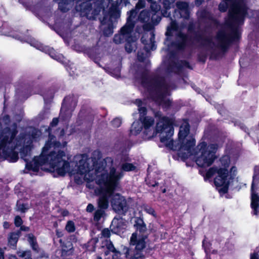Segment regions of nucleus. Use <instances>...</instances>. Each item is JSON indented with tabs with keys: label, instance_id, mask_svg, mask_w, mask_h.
<instances>
[{
	"label": "nucleus",
	"instance_id": "12",
	"mask_svg": "<svg viewBox=\"0 0 259 259\" xmlns=\"http://www.w3.org/2000/svg\"><path fill=\"white\" fill-rule=\"evenodd\" d=\"M142 84L144 88L151 92V94H153V92L155 93V96L151 95L152 98L160 104L165 105V106L170 105V101L166 97L167 93H165L166 90L165 87L149 78H143Z\"/></svg>",
	"mask_w": 259,
	"mask_h": 259
},
{
	"label": "nucleus",
	"instance_id": "40",
	"mask_svg": "<svg viewBox=\"0 0 259 259\" xmlns=\"http://www.w3.org/2000/svg\"><path fill=\"white\" fill-rule=\"evenodd\" d=\"M0 259H4V252L1 249H0Z\"/></svg>",
	"mask_w": 259,
	"mask_h": 259
},
{
	"label": "nucleus",
	"instance_id": "18",
	"mask_svg": "<svg viewBox=\"0 0 259 259\" xmlns=\"http://www.w3.org/2000/svg\"><path fill=\"white\" fill-rule=\"evenodd\" d=\"M177 6L180 10V14L181 17L188 18L189 16V10L188 4L185 2H178Z\"/></svg>",
	"mask_w": 259,
	"mask_h": 259
},
{
	"label": "nucleus",
	"instance_id": "16",
	"mask_svg": "<svg viewBox=\"0 0 259 259\" xmlns=\"http://www.w3.org/2000/svg\"><path fill=\"white\" fill-rule=\"evenodd\" d=\"M126 222L122 218H114L111 224V227L116 232H120L125 228Z\"/></svg>",
	"mask_w": 259,
	"mask_h": 259
},
{
	"label": "nucleus",
	"instance_id": "29",
	"mask_svg": "<svg viewBox=\"0 0 259 259\" xmlns=\"http://www.w3.org/2000/svg\"><path fill=\"white\" fill-rule=\"evenodd\" d=\"M28 240L34 250L37 249V245L35 244V239L33 235H29Z\"/></svg>",
	"mask_w": 259,
	"mask_h": 259
},
{
	"label": "nucleus",
	"instance_id": "53",
	"mask_svg": "<svg viewBox=\"0 0 259 259\" xmlns=\"http://www.w3.org/2000/svg\"><path fill=\"white\" fill-rule=\"evenodd\" d=\"M87 5H88V4H87L84 3H83V6H87Z\"/></svg>",
	"mask_w": 259,
	"mask_h": 259
},
{
	"label": "nucleus",
	"instance_id": "22",
	"mask_svg": "<svg viewBox=\"0 0 259 259\" xmlns=\"http://www.w3.org/2000/svg\"><path fill=\"white\" fill-rule=\"evenodd\" d=\"M178 30L177 24L175 21H171L170 25L167 27V30L166 32L167 35H170L173 34V32Z\"/></svg>",
	"mask_w": 259,
	"mask_h": 259
},
{
	"label": "nucleus",
	"instance_id": "5",
	"mask_svg": "<svg viewBox=\"0 0 259 259\" xmlns=\"http://www.w3.org/2000/svg\"><path fill=\"white\" fill-rule=\"evenodd\" d=\"M146 237L138 231L133 233L130 239V248L124 247L122 252L115 250L113 245L108 243L107 249L113 253L112 259H140L144 257Z\"/></svg>",
	"mask_w": 259,
	"mask_h": 259
},
{
	"label": "nucleus",
	"instance_id": "45",
	"mask_svg": "<svg viewBox=\"0 0 259 259\" xmlns=\"http://www.w3.org/2000/svg\"><path fill=\"white\" fill-rule=\"evenodd\" d=\"M163 15L165 17H168L170 15V14L168 13V14H167L166 13L165 14L163 13Z\"/></svg>",
	"mask_w": 259,
	"mask_h": 259
},
{
	"label": "nucleus",
	"instance_id": "11",
	"mask_svg": "<svg viewBox=\"0 0 259 259\" xmlns=\"http://www.w3.org/2000/svg\"><path fill=\"white\" fill-rule=\"evenodd\" d=\"M136 104L138 106V110L140 113V120L135 121L131 127V134L133 135H137L142 130L144 126L146 135H149V133L151 132L153 134L154 133L153 126L154 124V119L149 116L143 118L146 112V109L145 107H142V102L140 100L136 101Z\"/></svg>",
	"mask_w": 259,
	"mask_h": 259
},
{
	"label": "nucleus",
	"instance_id": "24",
	"mask_svg": "<svg viewBox=\"0 0 259 259\" xmlns=\"http://www.w3.org/2000/svg\"><path fill=\"white\" fill-rule=\"evenodd\" d=\"M149 13L148 11H143L140 14L139 18L143 22H146L149 20Z\"/></svg>",
	"mask_w": 259,
	"mask_h": 259
},
{
	"label": "nucleus",
	"instance_id": "4",
	"mask_svg": "<svg viewBox=\"0 0 259 259\" xmlns=\"http://www.w3.org/2000/svg\"><path fill=\"white\" fill-rule=\"evenodd\" d=\"M228 155L223 156L220 160L218 166L210 168L206 172V177L209 178L215 176L214 183L220 193H226L231 180L236 175L237 168L233 166Z\"/></svg>",
	"mask_w": 259,
	"mask_h": 259
},
{
	"label": "nucleus",
	"instance_id": "49",
	"mask_svg": "<svg viewBox=\"0 0 259 259\" xmlns=\"http://www.w3.org/2000/svg\"><path fill=\"white\" fill-rule=\"evenodd\" d=\"M109 254V251H105V255H107Z\"/></svg>",
	"mask_w": 259,
	"mask_h": 259
},
{
	"label": "nucleus",
	"instance_id": "37",
	"mask_svg": "<svg viewBox=\"0 0 259 259\" xmlns=\"http://www.w3.org/2000/svg\"><path fill=\"white\" fill-rule=\"evenodd\" d=\"M250 259H259V255L256 253H253L250 255Z\"/></svg>",
	"mask_w": 259,
	"mask_h": 259
},
{
	"label": "nucleus",
	"instance_id": "21",
	"mask_svg": "<svg viewBox=\"0 0 259 259\" xmlns=\"http://www.w3.org/2000/svg\"><path fill=\"white\" fill-rule=\"evenodd\" d=\"M19 236V233H11L8 238V242L9 244L15 247L18 240V238Z\"/></svg>",
	"mask_w": 259,
	"mask_h": 259
},
{
	"label": "nucleus",
	"instance_id": "51",
	"mask_svg": "<svg viewBox=\"0 0 259 259\" xmlns=\"http://www.w3.org/2000/svg\"><path fill=\"white\" fill-rule=\"evenodd\" d=\"M200 3H198V0H196V4H197V5H199V4H200Z\"/></svg>",
	"mask_w": 259,
	"mask_h": 259
},
{
	"label": "nucleus",
	"instance_id": "34",
	"mask_svg": "<svg viewBox=\"0 0 259 259\" xmlns=\"http://www.w3.org/2000/svg\"><path fill=\"white\" fill-rule=\"evenodd\" d=\"M22 224V220L21 218L19 216L16 217L15 219V224L16 226L19 227Z\"/></svg>",
	"mask_w": 259,
	"mask_h": 259
},
{
	"label": "nucleus",
	"instance_id": "25",
	"mask_svg": "<svg viewBox=\"0 0 259 259\" xmlns=\"http://www.w3.org/2000/svg\"><path fill=\"white\" fill-rule=\"evenodd\" d=\"M103 209L100 208V209L95 211L94 218L95 221H99L104 215L105 212Z\"/></svg>",
	"mask_w": 259,
	"mask_h": 259
},
{
	"label": "nucleus",
	"instance_id": "35",
	"mask_svg": "<svg viewBox=\"0 0 259 259\" xmlns=\"http://www.w3.org/2000/svg\"><path fill=\"white\" fill-rule=\"evenodd\" d=\"M102 235L104 237H109L110 235V231L108 229H104L102 231Z\"/></svg>",
	"mask_w": 259,
	"mask_h": 259
},
{
	"label": "nucleus",
	"instance_id": "43",
	"mask_svg": "<svg viewBox=\"0 0 259 259\" xmlns=\"http://www.w3.org/2000/svg\"><path fill=\"white\" fill-rule=\"evenodd\" d=\"M9 259H17V258L15 255H11L9 257Z\"/></svg>",
	"mask_w": 259,
	"mask_h": 259
},
{
	"label": "nucleus",
	"instance_id": "38",
	"mask_svg": "<svg viewBox=\"0 0 259 259\" xmlns=\"http://www.w3.org/2000/svg\"><path fill=\"white\" fill-rule=\"evenodd\" d=\"M58 119L56 118H55L53 119V121H52L51 125L52 126H54L58 124Z\"/></svg>",
	"mask_w": 259,
	"mask_h": 259
},
{
	"label": "nucleus",
	"instance_id": "19",
	"mask_svg": "<svg viewBox=\"0 0 259 259\" xmlns=\"http://www.w3.org/2000/svg\"><path fill=\"white\" fill-rule=\"evenodd\" d=\"M254 182V178H253V181L252 184V187H251V190H252L251 206H252V207L254 209L255 213L256 214L257 209H259V204L258 203V202L259 200V198L256 194L253 193V192Z\"/></svg>",
	"mask_w": 259,
	"mask_h": 259
},
{
	"label": "nucleus",
	"instance_id": "50",
	"mask_svg": "<svg viewBox=\"0 0 259 259\" xmlns=\"http://www.w3.org/2000/svg\"><path fill=\"white\" fill-rule=\"evenodd\" d=\"M119 76V72H118V73L116 74L115 77H118Z\"/></svg>",
	"mask_w": 259,
	"mask_h": 259
},
{
	"label": "nucleus",
	"instance_id": "31",
	"mask_svg": "<svg viewBox=\"0 0 259 259\" xmlns=\"http://www.w3.org/2000/svg\"><path fill=\"white\" fill-rule=\"evenodd\" d=\"M121 124V120L119 118H116L112 121V124L114 127H119Z\"/></svg>",
	"mask_w": 259,
	"mask_h": 259
},
{
	"label": "nucleus",
	"instance_id": "13",
	"mask_svg": "<svg viewBox=\"0 0 259 259\" xmlns=\"http://www.w3.org/2000/svg\"><path fill=\"white\" fill-rule=\"evenodd\" d=\"M111 7L110 8L109 16H106L104 18L102 23L103 24H107L109 26L108 30L104 31V33L106 35H109L113 33L112 28L111 24L117 18L120 16V11L118 9V6L121 3V0H111Z\"/></svg>",
	"mask_w": 259,
	"mask_h": 259
},
{
	"label": "nucleus",
	"instance_id": "44",
	"mask_svg": "<svg viewBox=\"0 0 259 259\" xmlns=\"http://www.w3.org/2000/svg\"><path fill=\"white\" fill-rule=\"evenodd\" d=\"M59 8L62 10V11H65V10H63V8H62V4L61 3H59Z\"/></svg>",
	"mask_w": 259,
	"mask_h": 259
},
{
	"label": "nucleus",
	"instance_id": "32",
	"mask_svg": "<svg viewBox=\"0 0 259 259\" xmlns=\"http://www.w3.org/2000/svg\"><path fill=\"white\" fill-rule=\"evenodd\" d=\"M144 210L148 213L151 214L152 215L155 217V212L154 210L151 207L146 206L144 207Z\"/></svg>",
	"mask_w": 259,
	"mask_h": 259
},
{
	"label": "nucleus",
	"instance_id": "1",
	"mask_svg": "<svg viewBox=\"0 0 259 259\" xmlns=\"http://www.w3.org/2000/svg\"><path fill=\"white\" fill-rule=\"evenodd\" d=\"M59 142H56L55 137L50 135L48 141L42 148L39 156L35 157L30 163L26 162V167L34 171H37L39 168L43 170L54 173L55 177L64 176L66 174L69 176L79 175L81 178L88 182L94 180L97 183L99 178L96 174L97 165L100 166L99 157L101 154L96 151L93 153L95 157L88 158L84 155H76L72 161L65 160L67 157L65 152L59 148Z\"/></svg>",
	"mask_w": 259,
	"mask_h": 259
},
{
	"label": "nucleus",
	"instance_id": "9",
	"mask_svg": "<svg viewBox=\"0 0 259 259\" xmlns=\"http://www.w3.org/2000/svg\"><path fill=\"white\" fill-rule=\"evenodd\" d=\"M218 149L216 144L207 145L205 142H202L197 146L198 151L194 153V158L197 164L200 167H207L210 165L216 156L215 153Z\"/></svg>",
	"mask_w": 259,
	"mask_h": 259
},
{
	"label": "nucleus",
	"instance_id": "46",
	"mask_svg": "<svg viewBox=\"0 0 259 259\" xmlns=\"http://www.w3.org/2000/svg\"><path fill=\"white\" fill-rule=\"evenodd\" d=\"M146 1L150 3H153L154 2V1H155V0H146Z\"/></svg>",
	"mask_w": 259,
	"mask_h": 259
},
{
	"label": "nucleus",
	"instance_id": "27",
	"mask_svg": "<svg viewBox=\"0 0 259 259\" xmlns=\"http://www.w3.org/2000/svg\"><path fill=\"white\" fill-rule=\"evenodd\" d=\"M65 228L66 231L68 232H74L75 229L74 223L71 221H68L66 225Z\"/></svg>",
	"mask_w": 259,
	"mask_h": 259
},
{
	"label": "nucleus",
	"instance_id": "47",
	"mask_svg": "<svg viewBox=\"0 0 259 259\" xmlns=\"http://www.w3.org/2000/svg\"><path fill=\"white\" fill-rule=\"evenodd\" d=\"M100 11V9L98 12H97L96 11H95V13H94V15L95 16V15H98V12H99Z\"/></svg>",
	"mask_w": 259,
	"mask_h": 259
},
{
	"label": "nucleus",
	"instance_id": "41",
	"mask_svg": "<svg viewBox=\"0 0 259 259\" xmlns=\"http://www.w3.org/2000/svg\"><path fill=\"white\" fill-rule=\"evenodd\" d=\"M56 234H57V235L58 236V237H61L62 236V233L61 232H59L58 230H57L56 231Z\"/></svg>",
	"mask_w": 259,
	"mask_h": 259
},
{
	"label": "nucleus",
	"instance_id": "52",
	"mask_svg": "<svg viewBox=\"0 0 259 259\" xmlns=\"http://www.w3.org/2000/svg\"><path fill=\"white\" fill-rule=\"evenodd\" d=\"M76 105V102L74 101V103H73V107H74V106H75Z\"/></svg>",
	"mask_w": 259,
	"mask_h": 259
},
{
	"label": "nucleus",
	"instance_id": "56",
	"mask_svg": "<svg viewBox=\"0 0 259 259\" xmlns=\"http://www.w3.org/2000/svg\"><path fill=\"white\" fill-rule=\"evenodd\" d=\"M97 259H101V258H100V257H98V258H97Z\"/></svg>",
	"mask_w": 259,
	"mask_h": 259
},
{
	"label": "nucleus",
	"instance_id": "26",
	"mask_svg": "<svg viewBox=\"0 0 259 259\" xmlns=\"http://www.w3.org/2000/svg\"><path fill=\"white\" fill-rule=\"evenodd\" d=\"M18 255L24 259H29L31 257L30 252L29 251H19L18 252Z\"/></svg>",
	"mask_w": 259,
	"mask_h": 259
},
{
	"label": "nucleus",
	"instance_id": "15",
	"mask_svg": "<svg viewBox=\"0 0 259 259\" xmlns=\"http://www.w3.org/2000/svg\"><path fill=\"white\" fill-rule=\"evenodd\" d=\"M30 45L39 50L48 53L52 58L59 61H62L63 56L61 55L57 54L53 48L44 46L41 43L35 40H32L30 42Z\"/></svg>",
	"mask_w": 259,
	"mask_h": 259
},
{
	"label": "nucleus",
	"instance_id": "55",
	"mask_svg": "<svg viewBox=\"0 0 259 259\" xmlns=\"http://www.w3.org/2000/svg\"><path fill=\"white\" fill-rule=\"evenodd\" d=\"M67 100H68V98H67L65 99V101H67Z\"/></svg>",
	"mask_w": 259,
	"mask_h": 259
},
{
	"label": "nucleus",
	"instance_id": "3",
	"mask_svg": "<svg viewBox=\"0 0 259 259\" xmlns=\"http://www.w3.org/2000/svg\"><path fill=\"white\" fill-rule=\"evenodd\" d=\"M99 160L100 166L97 165L96 174L99 178L97 181L101 183V180L103 181L106 188L109 190L117 186L123 176V171H132L135 169L134 165L128 163L123 164L121 167H112V160L109 157L102 159L100 156Z\"/></svg>",
	"mask_w": 259,
	"mask_h": 259
},
{
	"label": "nucleus",
	"instance_id": "23",
	"mask_svg": "<svg viewBox=\"0 0 259 259\" xmlns=\"http://www.w3.org/2000/svg\"><path fill=\"white\" fill-rule=\"evenodd\" d=\"M144 4H145V2L143 1H142V0L139 1L138 2V3H137V4L136 5V10H133V11H135V13L134 14L132 15V22L133 23V19L135 17V16H136L137 13V12H136V10L137 9H140L143 8L144 7ZM132 11V10L130 11V15H129L128 17L130 16H131V12Z\"/></svg>",
	"mask_w": 259,
	"mask_h": 259
},
{
	"label": "nucleus",
	"instance_id": "2",
	"mask_svg": "<svg viewBox=\"0 0 259 259\" xmlns=\"http://www.w3.org/2000/svg\"><path fill=\"white\" fill-rule=\"evenodd\" d=\"M155 117L158 120L156 125V131L160 133V142L169 149L178 151L179 155L184 158H187L193 155L195 140L189 135L188 123L187 121L183 122L180 127L178 139L174 142L172 138L174 134L172 120L162 116L160 112L156 113Z\"/></svg>",
	"mask_w": 259,
	"mask_h": 259
},
{
	"label": "nucleus",
	"instance_id": "48",
	"mask_svg": "<svg viewBox=\"0 0 259 259\" xmlns=\"http://www.w3.org/2000/svg\"><path fill=\"white\" fill-rule=\"evenodd\" d=\"M83 11L85 13V14H87L88 16L89 15L88 13L87 12V9L85 10V9H83Z\"/></svg>",
	"mask_w": 259,
	"mask_h": 259
},
{
	"label": "nucleus",
	"instance_id": "17",
	"mask_svg": "<svg viewBox=\"0 0 259 259\" xmlns=\"http://www.w3.org/2000/svg\"><path fill=\"white\" fill-rule=\"evenodd\" d=\"M218 47L222 49H225L229 42V38L224 31L220 32L217 36Z\"/></svg>",
	"mask_w": 259,
	"mask_h": 259
},
{
	"label": "nucleus",
	"instance_id": "36",
	"mask_svg": "<svg viewBox=\"0 0 259 259\" xmlns=\"http://www.w3.org/2000/svg\"><path fill=\"white\" fill-rule=\"evenodd\" d=\"M94 209V207L93 206V204L90 203L88 205L87 207V211L89 212H92Z\"/></svg>",
	"mask_w": 259,
	"mask_h": 259
},
{
	"label": "nucleus",
	"instance_id": "54",
	"mask_svg": "<svg viewBox=\"0 0 259 259\" xmlns=\"http://www.w3.org/2000/svg\"><path fill=\"white\" fill-rule=\"evenodd\" d=\"M87 186H88V187H89V188H91V186L90 185V184H88Z\"/></svg>",
	"mask_w": 259,
	"mask_h": 259
},
{
	"label": "nucleus",
	"instance_id": "6",
	"mask_svg": "<svg viewBox=\"0 0 259 259\" xmlns=\"http://www.w3.org/2000/svg\"><path fill=\"white\" fill-rule=\"evenodd\" d=\"M101 187L99 190H96L97 194L100 195L98 201L99 207L102 209H107L109 206V200L113 209L118 213H124L128 209L127 201L125 198L118 193L113 194L115 187L112 190H108L106 188L103 181L101 183L98 182Z\"/></svg>",
	"mask_w": 259,
	"mask_h": 259
},
{
	"label": "nucleus",
	"instance_id": "28",
	"mask_svg": "<svg viewBox=\"0 0 259 259\" xmlns=\"http://www.w3.org/2000/svg\"><path fill=\"white\" fill-rule=\"evenodd\" d=\"M17 209L18 210L24 212L28 209V206L20 202L17 204Z\"/></svg>",
	"mask_w": 259,
	"mask_h": 259
},
{
	"label": "nucleus",
	"instance_id": "8",
	"mask_svg": "<svg viewBox=\"0 0 259 259\" xmlns=\"http://www.w3.org/2000/svg\"><path fill=\"white\" fill-rule=\"evenodd\" d=\"M135 13V11L131 12V16L128 17L126 24L121 29L120 33L116 34L114 37V41L117 44H120L125 40L126 43L125 48L128 53L135 49V42L139 37V35L133 31L134 23L132 22V15Z\"/></svg>",
	"mask_w": 259,
	"mask_h": 259
},
{
	"label": "nucleus",
	"instance_id": "20",
	"mask_svg": "<svg viewBox=\"0 0 259 259\" xmlns=\"http://www.w3.org/2000/svg\"><path fill=\"white\" fill-rule=\"evenodd\" d=\"M186 41V36L181 32H179L178 36V42L174 45L177 49H181L185 46Z\"/></svg>",
	"mask_w": 259,
	"mask_h": 259
},
{
	"label": "nucleus",
	"instance_id": "14",
	"mask_svg": "<svg viewBox=\"0 0 259 259\" xmlns=\"http://www.w3.org/2000/svg\"><path fill=\"white\" fill-rule=\"evenodd\" d=\"M154 39V34L152 32H150L149 34H145L142 37V41L145 46L146 53L144 55L141 52H138V58L140 61H144V60L148 57V52L149 51H153L156 49Z\"/></svg>",
	"mask_w": 259,
	"mask_h": 259
},
{
	"label": "nucleus",
	"instance_id": "39",
	"mask_svg": "<svg viewBox=\"0 0 259 259\" xmlns=\"http://www.w3.org/2000/svg\"><path fill=\"white\" fill-rule=\"evenodd\" d=\"M3 227L5 229H7L10 227V224L7 222H5L3 224Z\"/></svg>",
	"mask_w": 259,
	"mask_h": 259
},
{
	"label": "nucleus",
	"instance_id": "33",
	"mask_svg": "<svg viewBox=\"0 0 259 259\" xmlns=\"http://www.w3.org/2000/svg\"><path fill=\"white\" fill-rule=\"evenodd\" d=\"M151 4V8L153 11L157 12L160 9L159 6L156 3L155 1H154L153 3Z\"/></svg>",
	"mask_w": 259,
	"mask_h": 259
},
{
	"label": "nucleus",
	"instance_id": "42",
	"mask_svg": "<svg viewBox=\"0 0 259 259\" xmlns=\"http://www.w3.org/2000/svg\"><path fill=\"white\" fill-rule=\"evenodd\" d=\"M21 230H23V231H28V228L24 227V226H22L21 227Z\"/></svg>",
	"mask_w": 259,
	"mask_h": 259
},
{
	"label": "nucleus",
	"instance_id": "7",
	"mask_svg": "<svg viewBox=\"0 0 259 259\" xmlns=\"http://www.w3.org/2000/svg\"><path fill=\"white\" fill-rule=\"evenodd\" d=\"M230 6L229 19L230 22L236 24L243 23L247 14V8L243 0H224L219 5V10L225 12Z\"/></svg>",
	"mask_w": 259,
	"mask_h": 259
},
{
	"label": "nucleus",
	"instance_id": "10",
	"mask_svg": "<svg viewBox=\"0 0 259 259\" xmlns=\"http://www.w3.org/2000/svg\"><path fill=\"white\" fill-rule=\"evenodd\" d=\"M17 132L15 130H6L5 136L0 138V159H9L12 162L18 159V154L14 151L15 145L13 139Z\"/></svg>",
	"mask_w": 259,
	"mask_h": 259
},
{
	"label": "nucleus",
	"instance_id": "30",
	"mask_svg": "<svg viewBox=\"0 0 259 259\" xmlns=\"http://www.w3.org/2000/svg\"><path fill=\"white\" fill-rule=\"evenodd\" d=\"M71 111L72 109L67 110L64 105L61 109L60 116L63 117L64 115L66 114L69 117L71 114Z\"/></svg>",
	"mask_w": 259,
	"mask_h": 259
}]
</instances>
